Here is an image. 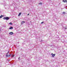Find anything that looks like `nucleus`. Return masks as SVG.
Listing matches in <instances>:
<instances>
[{
    "label": "nucleus",
    "instance_id": "dca6fc26",
    "mask_svg": "<svg viewBox=\"0 0 67 67\" xmlns=\"http://www.w3.org/2000/svg\"><path fill=\"white\" fill-rule=\"evenodd\" d=\"M65 2H67V1L66 0Z\"/></svg>",
    "mask_w": 67,
    "mask_h": 67
},
{
    "label": "nucleus",
    "instance_id": "5701e85b",
    "mask_svg": "<svg viewBox=\"0 0 67 67\" xmlns=\"http://www.w3.org/2000/svg\"><path fill=\"white\" fill-rule=\"evenodd\" d=\"M66 9H67V8H66Z\"/></svg>",
    "mask_w": 67,
    "mask_h": 67
},
{
    "label": "nucleus",
    "instance_id": "39448f33",
    "mask_svg": "<svg viewBox=\"0 0 67 67\" xmlns=\"http://www.w3.org/2000/svg\"><path fill=\"white\" fill-rule=\"evenodd\" d=\"M25 23V21H22L21 22V24H23V23Z\"/></svg>",
    "mask_w": 67,
    "mask_h": 67
},
{
    "label": "nucleus",
    "instance_id": "0eeeda50",
    "mask_svg": "<svg viewBox=\"0 0 67 67\" xmlns=\"http://www.w3.org/2000/svg\"><path fill=\"white\" fill-rule=\"evenodd\" d=\"M3 16V15H1L0 16V19H1V18H2Z\"/></svg>",
    "mask_w": 67,
    "mask_h": 67
},
{
    "label": "nucleus",
    "instance_id": "4be33fe9",
    "mask_svg": "<svg viewBox=\"0 0 67 67\" xmlns=\"http://www.w3.org/2000/svg\"><path fill=\"white\" fill-rule=\"evenodd\" d=\"M0 31H1V30L0 29Z\"/></svg>",
    "mask_w": 67,
    "mask_h": 67
},
{
    "label": "nucleus",
    "instance_id": "412c9836",
    "mask_svg": "<svg viewBox=\"0 0 67 67\" xmlns=\"http://www.w3.org/2000/svg\"><path fill=\"white\" fill-rule=\"evenodd\" d=\"M8 61L9 62L10 61V60H9Z\"/></svg>",
    "mask_w": 67,
    "mask_h": 67
},
{
    "label": "nucleus",
    "instance_id": "f03ea898",
    "mask_svg": "<svg viewBox=\"0 0 67 67\" xmlns=\"http://www.w3.org/2000/svg\"><path fill=\"white\" fill-rule=\"evenodd\" d=\"M4 20H9L10 19V18L9 17H4L3 18Z\"/></svg>",
    "mask_w": 67,
    "mask_h": 67
},
{
    "label": "nucleus",
    "instance_id": "423d86ee",
    "mask_svg": "<svg viewBox=\"0 0 67 67\" xmlns=\"http://www.w3.org/2000/svg\"><path fill=\"white\" fill-rule=\"evenodd\" d=\"M9 29L10 30H12V29H13V27H10L9 28Z\"/></svg>",
    "mask_w": 67,
    "mask_h": 67
},
{
    "label": "nucleus",
    "instance_id": "9b49d317",
    "mask_svg": "<svg viewBox=\"0 0 67 67\" xmlns=\"http://www.w3.org/2000/svg\"><path fill=\"white\" fill-rule=\"evenodd\" d=\"M63 1L64 2H66V0H63Z\"/></svg>",
    "mask_w": 67,
    "mask_h": 67
},
{
    "label": "nucleus",
    "instance_id": "7ed1b4c3",
    "mask_svg": "<svg viewBox=\"0 0 67 67\" xmlns=\"http://www.w3.org/2000/svg\"><path fill=\"white\" fill-rule=\"evenodd\" d=\"M52 56V57H54L55 56V55H56V54H53V53H51V54Z\"/></svg>",
    "mask_w": 67,
    "mask_h": 67
},
{
    "label": "nucleus",
    "instance_id": "ddd939ff",
    "mask_svg": "<svg viewBox=\"0 0 67 67\" xmlns=\"http://www.w3.org/2000/svg\"><path fill=\"white\" fill-rule=\"evenodd\" d=\"M39 4H42V3L41 2L40 3H39Z\"/></svg>",
    "mask_w": 67,
    "mask_h": 67
},
{
    "label": "nucleus",
    "instance_id": "f257e3e1",
    "mask_svg": "<svg viewBox=\"0 0 67 67\" xmlns=\"http://www.w3.org/2000/svg\"><path fill=\"white\" fill-rule=\"evenodd\" d=\"M9 52H10V51H9V50L8 52L7 55H6V57H9V56H11L12 57H14V55H13V54H12V55H11V54L9 53V55H8V54L9 53Z\"/></svg>",
    "mask_w": 67,
    "mask_h": 67
},
{
    "label": "nucleus",
    "instance_id": "1a4fd4ad",
    "mask_svg": "<svg viewBox=\"0 0 67 67\" xmlns=\"http://www.w3.org/2000/svg\"><path fill=\"white\" fill-rule=\"evenodd\" d=\"M21 13H19L18 15V16H20V15H21Z\"/></svg>",
    "mask_w": 67,
    "mask_h": 67
},
{
    "label": "nucleus",
    "instance_id": "6e6552de",
    "mask_svg": "<svg viewBox=\"0 0 67 67\" xmlns=\"http://www.w3.org/2000/svg\"><path fill=\"white\" fill-rule=\"evenodd\" d=\"M62 28H64L65 30H66L67 29V28L66 27H63Z\"/></svg>",
    "mask_w": 67,
    "mask_h": 67
},
{
    "label": "nucleus",
    "instance_id": "4468645a",
    "mask_svg": "<svg viewBox=\"0 0 67 67\" xmlns=\"http://www.w3.org/2000/svg\"><path fill=\"white\" fill-rule=\"evenodd\" d=\"M43 23H44V22H42L41 23V24H43Z\"/></svg>",
    "mask_w": 67,
    "mask_h": 67
},
{
    "label": "nucleus",
    "instance_id": "a211bd4d",
    "mask_svg": "<svg viewBox=\"0 0 67 67\" xmlns=\"http://www.w3.org/2000/svg\"><path fill=\"white\" fill-rule=\"evenodd\" d=\"M4 4H6V3H5V2H4Z\"/></svg>",
    "mask_w": 67,
    "mask_h": 67
},
{
    "label": "nucleus",
    "instance_id": "b1692460",
    "mask_svg": "<svg viewBox=\"0 0 67 67\" xmlns=\"http://www.w3.org/2000/svg\"><path fill=\"white\" fill-rule=\"evenodd\" d=\"M66 7H67V5L66 6Z\"/></svg>",
    "mask_w": 67,
    "mask_h": 67
},
{
    "label": "nucleus",
    "instance_id": "2eb2a0df",
    "mask_svg": "<svg viewBox=\"0 0 67 67\" xmlns=\"http://www.w3.org/2000/svg\"><path fill=\"white\" fill-rule=\"evenodd\" d=\"M1 4H3V3H1Z\"/></svg>",
    "mask_w": 67,
    "mask_h": 67
},
{
    "label": "nucleus",
    "instance_id": "f8f14e48",
    "mask_svg": "<svg viewBox=\"0 0 67 67\" xmlns=\"http://www.w3.org/2000/svg\"><path fill=\"white\" fill-rule=\"evenodd\" d=\"M9 24H10V25H12V23H9Z\"/></svg>",
    "mask_w": 67,
    "mask_h": 67
},
{
    "label": "nucleus",
    "instance_id": "6ab92c4d",
    "mask_svg": "<svg viewBox=\"0 0 67 67\" xmlns=\"http://www.w3.org/2000/svg\"><path fill=\"white\" fill-rule=\"evenodd\" d=\"M29 14H27L28 15H29Z\"/></svg>",
    "mask_w": 67,
    "mask_h": 67
},
{
    "label": "nucleus",
    "instance_id": "9d476101",
    "mask_svg": "<svg viewBox=\"0 0 67 67\" xmlns=\"http://www.w3.org/2000/svg\"><path fill=\"white\" fill-rule=\"evenodd\" d=\"M65 13H66L65 12H63V14H65Z\"/></svg>",
    "mask_w": 67,
    "mask_h": 67
},
{
    "label": "nucleus",
    "instance_id": "20e7f679",
    "mask_svg": "<svg viewBox=\"0 0 67 67\" xmlns=\"http://www.w3.org/2000/svg\"><path fill=\"white\" fill-rule=\"evenodd\" d=\"M13 34H14V33L12 32H10L9 33V34H10V35H13Z\"/></svg>",
    "mask_w": 67,
    "mask_h": 67
},
{
    "label": "nucleus",
    "instance_id": "393cba45",
    "mask_svg": "<svg viewBox=\"0 0 67 67\" xmlns=\"http://www.w3.org/2000/svg\"><path fill=\"white\" fill-rule=\"evenodd\" d=\"M66 8V7H65V8Z\"/></svg>",
    "mask_w": 67,
    "mask_h": 67
},
{
    "label": "nucleus",
    "instance_id": "f3484780",
    "mask_svg": "<svg viewBox=\"0 0 67 67\" xmlns=\"http://www.w3.org/2000/svg\"><path fill=\"white\" fill-rule=\"evenodd\" d=\"M20 57H19V58H18V59L19 60H20Z\"/></svg>",
    "mask_w": 67,
    "mask_h": 67
},
{
    "label": "nucleus",
    "instance_id": "aec40b11",
    "mask_svg": "<svg viewBox=\"0 0 67 67\" xmlns=\"http://www.w3.org/2000/svg\"><path fill=\"white\" fill-rule=\"evenodd\" d=\"M42 41H43L42 40H41V42H42Z\"/></svg>",
    "mask_w": 67,
    "mask_h": 67
}]
</instances>
